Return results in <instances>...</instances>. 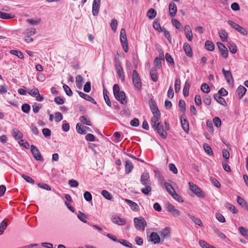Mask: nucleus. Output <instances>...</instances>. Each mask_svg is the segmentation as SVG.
I'll use <instances>...</instances> for the list:
<instances>
[{"label": "nucleus", "mask_w": 248, "mask_h": 248, "mask_svg": "<svg viewBox=\"0 0 248 248\" xmlns=\"http://www.w3.org/2000/svg\"><path fill=\"white\" fill-rule=\"evenodd\" d=\"M217 45L221 54V55L224 58H226L228 56V51L227 48L220 42H217Z\"/></svg>", "instance_id": "ddd939ff"}, {"label": "nucleus", "mask_w": 248, "mask_h": 248, "mask_svg": "<svg viewBox=\"0 0 248 248\" xmlns=\"http://www.w3.org/2000/svg\"><path fill=\"white\" fill-rule=\"evenodd\" d=\"M13 135L17 140L20 139L23 137L21 132L17 129H14L13 130Z\"/></svg>", "instance_id": "f704fd0d"}, {"label": "nucleus", "mask_w": 248, "mask_h": 248, "mask_svg": "<svg viewBox=\"0 0 248 248\" xmlns=\"http://www.w3.org/2000/svg\"><path fill=\"white\" fill-rule=\"evenodd\" d=\"M78 94L79 95V96L81 97L84 98V99H85L87 101H89L94 104H95L96 103L95 100L93 98H92L91 96L89 95L88 94H86V93H82L81 92H80V91H78Z\"/></svg>", "instance_id": "aec40b11"}, {"label": "nucleus", "mask_w": 248, "mask_h": 248, "mask_svg": "<svg viewBox=\"0 0 248 248\" xmlns=\"http://www.w3.org/2000/svg\"><path fill=\"white\" fill-rule=\"evenodd\" d=\"M39 90L37 88H33L32 89L30 90L28 92V93L33 97L36 96L39 93Z\"/></svg>", "instance_id": "8fccbe9b"}, {"label": "nucleus", "mask_w": 248, "mask_h": 248, "mask_svg": "<svg viewBox=\"0 0 248 248\" xmlns=\"http://www.w3.org/2000/svg\"><path fill=\"white\" fill-rule=\"evenodd\" d=\"M157 69H156L155 68H152L151 69L150 71V74L151 76V78H152V80L154 82H156L157 81L158 79V77H157Z\"/></svg>", "instance_id": "bb28decb"}, {"label": "nucleus", "mask_w": 248, "mask_h": 248, "mask_svg": "<svg viewBox=\"0 0 248 248\" xmlns=\"http://www.w3.org/2000/svg\"><path fill=\"white\" fill-rule=\"evenodd\" d=\"M36 32L35 28L27 29L24 32V40L27 43H30L33 41L31 36L34 35Z\"/></svg>", "instance_id": "f03ea898"}, {"label": "nucleus", "mask_w": 248, "mask_h": 248, "mask_svg": "<svg viewBox=\"0 0 248 248\" xmlns=\"http://www.w3.org/2000/svg\"><path fill=\"white\" fill-rule=\"evenodd\" d=\"M205 47L206 49L209 51H213L215 49L214 44L209 41H206L205 43Z\"/></svg>", "instance_id": "4c0bfd02"}, {"label": "nucleus", "mask_w": 248, "mask_h": 248, "mask_svg": "<svg viewBox=\"0 0 248 248\" xmlns=\"http://www.w3.org/2000/svg\"><path fill=\"white\" fill-rule=\"evenodd\" d=\"M181 80L180 79H176L175 83L174 89L176 93H178L180 89Z\"/></svg>", "instance_id": "864d4df0"}, {"label": "nucleus", "mask_w": 248, "mask_h": 248, "mask_svg": "<svg viewBox=\"0 0 248 248\" xmlns=\"http://www.w3.org/2000/svg\"><path fill=\"white\" fill-rule=\"evenodd\" d=\"M185 213L189 217V218H190L193 221V222L195 224L201 227L202 226V223L199 218L195 217L193 215H191L187 212H185Z\"/></svg>", "instance_id": "412c9836"}, {"label": "nucleus", "mask_w": 248, "mask_h": 248, "mask_svg": "<svg viewBox=\"0 0 248 248\" xmlns=\"http://www.w3.org/2000/svg\"><path fill=\"white\" fill-rule=\"evenodd\" d=\"M164 186L166 190L170 195H171L173 193V192L175 191L173 187L168 183L164 182Z\"/></svg>", "instance_id": "72a5a7b5"}, {"label": "nucleus", "mask_w": 248, "mask_h": 248, "mask_svg": "<svg viewBox=\"0 0 248 248\" xmlns=\"http://www.w3.org/2000/svg\"><path fill=\"white\" fill-rule=\"evenodd\" d=\"M238 230L240 233L246 238L248 237V230L243 227H240Z\"/></svg>", "instance_id": "a18cd8bd"}, {"label": "nucleus", "mask_w": 248, "mask_h": 248, "mask_svg": "<svg viewBox=\"0 0 248 248\" xmlns=\"http://www.w3.org/2000/svg\"><path fill=\"white\" fill-rule=\"evenodd\" d=\"M84 198L86 201L90 202L92 199V196L89 192L86 191L84 194Z\"/></svg>", "instance_id": "774afa93"}, {"label": "nucleus", "mask_w": 248, "mask_h": 248, "mask_svg": "<svg viewBox=\"0 0 248 248\" xmlns=\"http://www.w3.org/2000/svg\"><path fill=\"white\" fill-rule=\"evenodd\" d=\"M156 15V11L153 8L150 9L147 12V16L149 19H153Z\"/></svg>", "instance_id": "58836bf2"}, {"label": "nucleus", "mask_w": 248, "mask_h": 248, "mask_svg": "<svg viewBox=\"0 0 248 248\" xmlns=\"http://www.w3.org/2000/svg\"><path fill=\"white\" fill-rule=\"evenodd\" d=\"M222 72L225 78L227 80L228 82L230 84L233 83V79L230 71L225 70L224 68L222 69Z\"/></svg>", "instance_id": "6ab92c4d"}, {"label": "nucleus", "mask_w": 248, "mask_h": 248, "mask_svg": "<svg viewBox=\"0 0 248 248\" xmlns=\"http://www.w3.org/2000/svg\"><path fill=\"white\" fill-rule=\"evenodd\" d=\"M203 148H204V149L205 150V151L209 155H212L213 154V151L211 149V148L210 147V146L207 144H205L204 145H203Z\"/></svg>", "instance_id": "09e8293b"}, {"label": "nucleus", "mask_w": 248, "mask_h": 248, "mask_svg": "<svg viewBox=\"0 0 248 248\" xmlns=\"http://www.w3.org/2000/svg\"><path fill=\"white\" fill-rule=\"evenodd\" d=\"M217 219L220 222L224 223L225 222V219L224 216L219 213H217L216 215Z\"/></svg>", "instance_id": "052dcab7"}, {"label": "nucleus", "mask_w": 248, "mask_h": 248, "mask_svg": "<svg viewBox=\"0 0 248 248\" xmlns=\"http://www.w3.org/2000/svg\"><path fill=\"white\" fill-rule=\"evenodd\" d=\"M116 99L118 100L119 101H120L121 103L123 104H126L127 103V100L126 99V96L124 92L121 91L118 93H117L116 94L114 95Z\"/></svg>", "instance_id": "2eb2a0df"}, {"label": "nucleus", "mask_w": 248, "mask_h": 248, "mask_svg": "<svg viewBox=\"0 0 248 248\" xmlns=\"http://www.w3.org/2000/svg\"><path fill=\"white\" fill-rule=\"evenodd\" d=\"M160 240V237L156 232H153L150 234L149 241L153 244H156L159 243Z\"/></svg>", "instance_id": "4468645a"}, {"label": "nucleus", "mask_w": 248, "mask_h": 248, "mask_svg": "<svg viewBox=\"0 0 248 248\" xmlns=\"http://www.w3.org/2000/svg\"><path fill=\"white\" fill-rule=\"evenodd\" d=\"M120 41L122 44H126L127 43L126 31L124 29H122L120 31Z\"/></svg>", "instance_id": "393cba45"}, {"label": "nucleus", "mask_w": 248, "mask_h": 248, "mask_svg": "<svg viewBox=\"0 0 248 248\" xmlns=\"http://www.w3.org/2000/svg\"><path fill=\"white\" fill-rule=\"evenodd\" d=\"M101 194L105 198L108 200H111L112 199L111 194L106 190H102Z\"/></svg>", "instance_id": "a19ab883"}, {"label": "nucleus", "mask_w": 248, "mask_h": 248, "mask_svg": "<svg viewBox=\"0 0 248 248\" xmlns=\"http://www.w3.org/2000/svg\"><path fill=\"white\" fill-rule=\"evenodd\" d=\"M115 67L119 77L124 81L125 78L124 75L123 69L121 65V63L118 59H116Z\"/></svg>", "instance_id": "39448f33"}, {"label": "nucleus", "mask_w": 248, "mask_h": 248, "mask_svg": "<svg viewBox=\"0 0 248 248\" xmlns=\"http://www.w3.org/2000/svg\"><path fill=\"white\" fill-rule=\"evenodd\" d=\"M132 82L135 88L138 91L141 89L142 84L139 74L136 70H134L132 75Z\"/></svg>", "instance_id": "f257e3e1"}, {"label": "nucleus", "mask_w": 248, "mask_h": 248, "mask_svg": "<svg viewBox=\"0 0 248 248\" xmlns=\"http://www.w3.org/2000/svg\"><path fill=\"white\" fill-rule=\"evenodd\" d=\"M79 120L80 122L84 124L87 125H91L92 123L90 121L87 119L85 116H81L79 118Z\"/></svg>", "instance_id": "49530a36"}, {"label": "nucleus", "mask_w": 248, "mask_h": 248, "mask_svg": "<svg viewBox=\"0 0 248 248\" xmlns=\"http://www.w3.org/2000/svg\"><path fill=\"white\" fill-rule=\"evenodd\" d=\"M63 119V116L60 112H56L55 114V120L56 122H59Z\"/></svg>", "instance_id": "0e129e2a"}, {"label": "nucleus", "mask_w": 248, "mask_h": 248, "mask_svg": "<svg viewBox=\"0 0 248 248\" xmlns=\"http://www.w3.org/2000/svg\"><path fill=\"white\" fill-rule=\"evenodd\" d=\"M170 231L169 228H165L159 232V234L160 235V238L162 239V240L165 239L166 237H168L170 234Z\"/></svg>", "instance_id": "c85d7f7f"}, {"label": "nucleus", "mask_w": 248, "mask_h": 248, "mask_svg": "<svg viewBox=\"0 0 248 248\" xmlns=\"http://www.w3.org/2000/svg\"><path fill=\"white\" fill-rule=\"evenodd\" d=\"M63 88L67 95H68V96H71L72 95V91H71V89L68 86L66 85H64L63 86Z\"/></svg>", "instance_id": "13d9d810"}, {"label": "nucleus", "mask_w": 248, "mask_h": 248, "mask_svg": "<svg viewBox=\"0 0 248 248\" xmlns=\"http://www.w3.org/2000/svg\"><path fill=\"white\" fill-rule=\"evenodd\" d=\"M237 202L239 204L241 205L242 206L244 207H246V206L248 205L247 202H245V201L241 197L237 196Z\"/></svg>", "instance_id": "c03bdc74"}, {"label": "nucleus", "mask_w": 248, "mask_h": 248, "mask_svg": "<svg viewBox=\"0 0 248 248\" xmlns=\"http://www.w3.org/2000/svg\"><path fill=\"white\" fill-rule=\"evenodd\" d=\"M30 108V106L28 104H24L21 107L22 110L26 113H29Z\"/></svg>", "instance_id": "6e6d98bb"}, {"label": "nucleus", "mask_w": 248, "mask_h": 248, "mask_svg": "<svg viewBox=\"0 0 248 248\" xmlns=\"http://www.w3.org/2000/svg\"><path fill=\"white\" fill-rule=\"evenodd\" d=\"M7 91L8 87L5 83L0 85V93H7Z\"/></svg>", "instance_id": "e2e57ef3"}, {"label": "nucleus", "mask_w": 248, "mask_h": 248, "mask_svg": "<svg viewBox=\"0 0 248 248\" xmlns=\"http://www.w3.org/2000/svg\"><path fill=\"white\" fill-rule=\"evenodd\" d=\"M107 91L105 90H104V91H103L104 98V99L105 100V102H106V103L107 104V105L109 107H110L111 106V102L107 94Z\"/></svg>", "instance_id": "79ce46f5"}, {"label": "nucleus", "mask_w": 248, "mask_h": 248, "mask_svg": "<svg viewBox=\"0 0 248 248\" xmlns=\"http://www.w3.org/2000/svg\"><path fill=\"white\" fill-rule=\"evenodd\" d=\"M183 49L187 56L189 57H191L192 56L191 48L188 43H185L184 44Z\"/></svg>", "instance_id": "a878e982"}, {"label": "nucleus", "mask_w": 248, "mask_h": 248, "mask_svg": "<svg viewBox=\"0 0 248 248\" xmlns=\"http://www.w3.org/2000/svg\"><path fill=\"white\" fill-rule=\"evenodd\" d=\"M125 171L127 174L129 173L132 171L133 166L129 160H127L125 161Z\"/></svg>", "instance_id": "c756f323"}, {"label": "nucleus", "mask_w": 248, "mask_h": 248, "mask_svg": "<svg viewBox=\"0 0 248 248\" xmlns=\"http://www.w3.org/2000/svg\"><path fill=\"white\" fill-rule=\"evenodd\" d=\"M201 90L203 93H208L210 91V88L206 83H203L201 86Z\"/></svg>", "instance_id": "de8ad7c7"}, {"label": "nucleus", "mask_w": 248, "mask_h": 248, "mask_svg": "<svg viewBox=\"0 0 248 248\" xmlns=\"http://www.w3.org/2000/svg\"><path fill=\"white\" fill-rule=\"evenodd\" d=\"M181 120L183 129L186 133H188L189 130V124L185 118V116L184 114L181 115Z\"/></svg>", "instance_id": "f3484780"}, {"label": "nucleus", "mask_w": 248, "mask_h": 248, "mask_svg": "<svg viewBox=\"0 0 248 248\" xmlns=\"http://www.w3.org/2000/svg\"><path fill=\"white\" fill-rule=\"evenodd\" d=\"M112 222L119 225H124L125 224L126 221L119 217H112Z\"/></svg>", "instance_id": "4be33fe9"}, {"label": "nucleus", "mask_w": 248, "mask_h": 248, "mask_svg": "<svg viewBox=\"0 0 248 248\" xmlns=\"http://www.w3.org/2000/svg\"><path fill=\"white\" fill-rule=\"evenodd\" d=\"M15 17L14 15L2 12L0 11V18L5 19H9L13 18Z\"/></svg>", "instance_id": "e433bc0d"}, {"label": "nucleus", "mask_w": 248, "mask_h": 248, "mask_svg": "<svg viewBox=\"0 0 248 248\" xmlns=\"http://www.w3.org/2000/svg\"><path fill=\"white\" fill-rule=\"evenodd\" d=\"M169 11L171 17H173L175 16L177 12V7L174 2H170L169 3Z\"/></svg>", "instance_id": "a211bd4d"}, {"label": "nucleus", "mask_w": 248, "mask_h": 248, "mask_svg": "<svg viewBox=\"0 0 248 248\" xmlns=\"http://www.w3.org/2000/svg\"><path fill=\"white\" fill-rule=\"evenodd\" d=\"M140 182L143 186L151 185L150 176L148 173H143L140 177Z\"/></svg>", "instance_id": "9b49d317"}, {"label": "nucleus", "mask_w": 248, "mask_h": 248, "mask_svg": "<svg viewBox=\"0 0 248 248\" xmlns=\"http://www.w3.org/2000/svg\"><path fill=\"white\" fill-rule=\"evenodd\" d=\"M164 60V56L163 52H162L159 54V57H156L154 62V66L153 68H155L156 69H159L161 67V61Z\"/></svg>", "instance_id": "6e6552de"}, {"label": "nucleus", "mask_w": 248, "mask_h": 248, "mask_svg": "<svg viewBox=\"0 0 248 248\" xmlns=\"http://www.w3.org/2000/svg\"><path fill=\"white\" fill-rule=\"evenodd\" d=\"M8 221V219H5L1 222L0 224V235L2 234L4 230H6L7 227Z\"/></svg>", "instance_id": "7c9ffc66"}, {"label": "nucleus", "mask_w": 248, "mask_h": 248, "mask_svg": "<svg viewBox=\"0 0 248 248\" xmlns=\"http://www.w3.org/2000/svg\"><path fill=\"white\" fill-rule=\"evenodd\" d=\"M171 196L174 198L175 200L178 201V202H183V200L180 195H179L177 193L175 192V191L173 192V193L171 195Z\"/></svg>", "instance_id": "3c124183"}, {"label": "nucleus", "mask_w": 248, "mask_h": 248, "mask_svg": "<svg viewBox=\"0 0 248 248\" xmlns=\"http://www.w3.org/2000/svg\"><path fill=\"white\" fill-rule=\"evenodd\" d=\"M134 223L135 227L139 231L144 230L145 227L147 225L146 222L143 217H135L134 218Z\"/></svg>", "instance_id": "7ed1b4c3"}, {"label": "nucleus", "mask_w": 248, "mask_h": 248, "mask_svg": "<svg viewBox=\"0 0 248 248\" xmlns=\"http://www.w3.org/2000/svg\"><path fill=\"white\" fill-rule=\"evenodd\" d=\"M190 86V83L187 81H186L183 90V94L185 96H187L188 95V90L189 89Z\"/></svg>", "instance_id": "c9c22d12"}, {"label": "nucleus", "mask_w": 248, "mask_h": 248, "mask_svg": "<svg viewBox=\"0 0 248 248\" xmlns=\"http://www.w3.org/2000/svg\"><path fill=\"white\" fill-rule=\"evenodd\" d=\"M165 59L166 61L172 65H174V62L171 55L169 53H166L165 55Z\"/></svg>", "instance_id": "680f3d73"}, {"label": "nucleus", "mask_w": 248, "mask_h": 248, "mask_svg": "<svg viewBox=\"0 0 248 248\" xmlns=\"http://www.w3.org/2000/svg\"><path fill=\"white\" fill-rule=\"evenodd\" d=\"M199 244L201 247L202 248H209L210 245L206 243L203 240H200L199 242Z\"/></svg>", "instance_id": "338daca9"}, {"label": "nucleus", "mask_w": 248, "mask_h": 248, "mask_svg": "<svg viewBox=\"0 0 248 248\" xmlns=\"http://www.w3.org/2000/svg\"><path fill=\"white\" fill-rule=\"evenodd\" d=\"M31 150L33 157L35 158V159L41 161L43 160L41 153L35 146L32 145H31Z\"/></svg>", "instance_id": "0eeeda50"}, {"label": "nucleus", "mask_w": 248, "mask_h": 248, "mask_svg": "<svg viewBox=\"0 0 248 248\" xmlns=\"http://www.w3.org/2000/svg\"><path fill=\"white\" fill-rule=\"evenodd\" d=\"M247 89L243 86H239L237 89V93L239 95V99H241L245 95Z\"/></svg>", "instance_id": "cd10ccee"}, {"label": "nucleus", "mask_w": 248, "mask_h": 248, "mask_svg": "<svg viewBox=\"0 0 248 248\" xmlns=\"http://www.w3.org/2000/svg\"><path fill=\"white\" fill-rule=\"evenodd\" d=\"M160 114H153V116L151 118L152 126H155L157 124V123H160L158 121L160 119Z\"/></svg>", "instance_id": "b1692460"}, {"label": "nucleus", "mask_w": 248, "mask_h": 248, "mask_svg": "<svg viewBox=\"0 0 248 248\" xmlns=\"http://www.w3.org/2000/svg\"><path fill=\"white\" fill-rule=\"evenodd\" d=\"M190 190L199 197L204 198L205 195L202 190L196 185L192 182L188 183Z\"/></svg>", "instance_id": "20e7f679"}, {"label": "nucleus", "mask_w": 248, "mask_h": 248, "mask_svg": "<svg viewBox=\"0 0 248 248\" xmlns=\"http://www.w3.org/2000/svg\"><path fill=\"white\" fill-rule=\"evenodd\" d=\"M166 209L173 216H179L180 215L179 211L175 209L174 206L169 202L166 204Z\"/></svg>", "instance_id": "9d476101"}, {"label": "nucleus", "mask_w": 248, "mask_h": 248, "mask_svg": "<svg viewBox=\"0 0 248 248\" xmlns=\"http://www.w3.org/2000/svg\"><path fill=\"white\" fill-rule=\"evenodd\" d=\"M77 132L80 134H85L87 131L92 132L91 129L88 127L82 125L81 124L78 123L76 125Z\"/></svg>", "instance_id": "f8f14e48"}, {"label": "nucleus", "mask_w": 248, "mask_h": 248, "mask_svg": "<svg viewBox=\"0 0 248 248\" xmlns=\"http://www.w3.org/2000/svg\"><path fill=\"white\" fill-rule=\"evenodd\" d=\"M214 98L216 100V101H217L221 105L223 106L226 105V102L225 99L223 98H222L220 95H219V94H215L214 95Z\"/></svg>", "instance_id": "2f4dec72"}, {"label": "nucleus", "mask_w": 248, "mask_h": 248, "mask_svg": "<svg viewBox=\"0 0 248 248\" xmlns=\"http://www.w3.org/2000/svg\"><path fill=\"white\" fill-rule=\"evenodd\" d=\"M185 102L183 100H180L179 102V107L180 108V110L182 112H185L186 111L185 108Z\"/></svg>", "instance_id": "603ef678"}, {"label": "nucleus", "mask_w": 248, "mask_h": 248, "mask_svg": "<svg viewBox=\"0 0 248 248\" xmlns=\"http://www.w3.org/2000/svg\"><path fill=\"white\" fill-rule=\"evenodd\" d=\"M227 207L229 210H230V211H231L233 214H236L238 212L237 210L232 204L228 203L227 204Z\"/></svg>", "instance_id": "4d7b16f0"}, {"label": "nucleus", "mask_w": 248, "mask_h": 248, "mask_svg": "<svg viewBox=\"0 0 248 248\" xmlns=\"http://www.w3.org/2000/svg\"><path fill=\"white\" fill-rule=\"evenodd\" d=\"M101 0H93L92 6V12L94 16H97L100 10Z\"/></svg>", "instance_id": "1a4fd4ad"}, {"label": "nucleus", "mask_w": 248, "mask_h": 248, "mask_svg": "<svg viewBox=\"0 0 248 248\" xmlns=\"http://www.w3.org/2000/svg\"><path fill=\"white\" fill-rule=\"evenodd\" d=\"M149 106L153 114H160L155 101L153 99H150Z\"/></svg>", "instance_id": "dca6fc26"}, {"label": "nucleus", "mask_w": 248, "mask_h": 248, "mask_svg": "<svg viewBox=\"0 0 248 248\" xmlns=\"http://www.w3.org/2000/svg\"><path fill=\"white\" fill-rule=\"evenodd\" d=\"M10 53L13 55L16 56L19 59H22L24 58V55L20 51L17 50H12L10 51Z\"/></svg>", "instance_id": "ea45409f"}, {"label": "nucleus", "mask_w": 248, "mask_h": 248, "mask_svg": "<svg viewBox=\"0 0 248 248\" xmlns=\"http://www.w3.org/2000/svg\"><path fill=\"white\" fill-rule=\"evenodd\" d=\"M219 36L223 42L227 41L228 34L224 30H221L218 32Z\"/></svg>", "instance_id": "473e14b6"}, {"label": "nucleus", "mask_w": 248, "mask_h": 248, "mask_svg": "<svg viewBox=\"0 0 248 248\" xmlns=\"http://www.w3.org/2000/svg\"><path fill=\"white\" fill-rule=\"evenodd\" d=\"M125 202L129 205L131 210L133 211H138L139 210V206L136 203L128 199H125Z\"/></svg>", "instance_id": "5701e85b"}, {"label": "nucleus", "mask_w": 248, "mask_h": 248, "mask_svg": "<svg viewBox=\"0 0 248 248\" xmlns=\"http://www.w3.org/2000/svg\"><path fill=\"white\" fill-rule=\"evenodd\" d=\"M119 242L121 244H122L123 245H124L126 247L132 248V245L130 243H129L128 241H127L125 240L121 239V240H119Z\"/></svg>", "instance_id": "5fc2aeb1"}, {"label": "nucleus", "mask_w": 248, "mask_h": 248, "mask_svg": "<svg viewBox=\"0 0 248 248\" xmlns=\"http://www.w3.org/2000/svg\"><path fill=\"white\" fill-rule=\"evenodd\" d=\"M153 27L156 30L159 31H162L159 23L157 21H155L153 23Z\"/></svg>", "instance_id": "69168bd1"}, {"label": "nucleus", "mask_w": 248, "mask_h": 248, "mask_svg": "<svg viewBox=\"0 0 248 248\" xmlns=\"http://www.w3.org/2000/svg\"><path fill=\"white\" fill-rule=\"evenodd\" d=\"M155 130L159 134V135L163 138L166 139L167 137V133L164 130V126L163 124L160 123H157V124L155 126H152Z\"/></svg>", "instance_id": "423d86ee"}, {"label": "nucleus", "mask_w": 248, "mask_h": 248, "mask_svg": "<svg viewBox=\"0 0 248 248\" xmlns=\"http://www.w3.org/2000/svg\"><path fill=\"white\" fill-rule=\"evenodd\" d=\"M144 186L145 187L142 188L141 191L144 194L148 195L152 190L151 185H146Z\"/></svg>", "instance_id": "37998d69"}, {"label": "nucleus", "mask_w": 248, "mask_h": 248, "mask_svg": "<svg viewBox=\"0 0 248 248\" xmlns=\"http://www.w3.org/2000/svg\"><path fill=\"white\" fill-rule=\"evenodd\" d=\"M210 180L215 186L217 188H219L220 187V184L219 182L215 178L210 177Z\"/></svg>", "instance_id": "bf43d9fd"}]
</instances>
